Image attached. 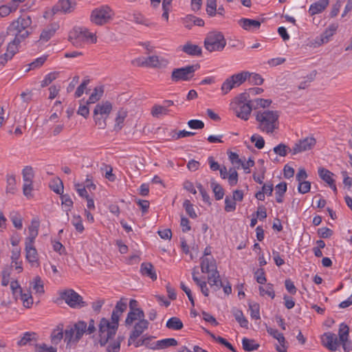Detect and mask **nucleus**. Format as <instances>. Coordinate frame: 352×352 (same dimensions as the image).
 Listing matches in <instances>:
<instances>
[{
	"label": "nucleus",
	"instance_id": "a211bd4d",
	"mask_svg": "<svg viewBox=\"0 0 352 352\" xmlns=\"http://www.w3.org/2000/svg\"><path fill=\"white\" fill-rule=\"evenodd\" d=\"M145 315L142 309H135L134 311H129L124 321L126 327L131 326L136 320L140 321L144 319Z\"/></svg>",
	"mask_w": 352,
	"mask_h": 352
},
{
	"label": "nucleus",
	"instance_id": "6ab92c4d",
	"mask_svg": "<svg viewBox=\"0 0 352 352\" xmlns=\"http://www.w3.org/2000/svg\"><path fill=\"white\" fill-rule=\"evenodd\" d=\"M65 329L64 325L62 323L58 324L56 328L53 329L50 335V340L54 346L57 345L64 338Z\"/></svg>",
	"mask_w": 352,
	"mask_h": 352
},
{
	"label": "nucleus",
	"instance_id": "e433bc0d",
	"mask_svg": "<svg viewBox=\"0 0 352 352\" xmlns=\"http://www.w3.org/2000/svg\"><path fill=\"white\" fill-rule=\"evenodd\" d=\"M6 193L14 194L16 190V181L13 175H8L6 178Z\"/></svg>",
	"mask_w": 352,
	"mask_h": 352
},
{
	"label": "nucleus",
	"instance_id": "49530a36",
	"mask_svg": "<svg viewBox=\"0 0 352 352\" xmlns=\"http://www.w3.org/2000/svg\"><path fill=\"white\" fill-rule=\"evenodd\" d=\"M30 285L35 293L42 294L43 292V283L40 276H35Z\"/></svg>",
	"mask_w": 352,
	"mask_h": 352
},
{
	"label": "nucleus",
	"instance_id": "c03bdc74",
	"mask_svg": "<svg viewBox=\"0 0 352 352\" xmlns=\"http://www.w3.org/2000/svg\"><path fill=\"white\" fill-rule=\"evenodd\" d=\"M170 112L168 109H166L165 107L162 105L155 104L151 110V114L153 117L159 118L162 116L168 115Z\"/></svg>",
	"mask_w": 352,
	"mask_h": 352
},
{
	"label": "nucleus",
	"instance_id": "4be33fe9",
	"mask_svg": "<svg viewBox=\"0 0 352 352\" xmlns=\"http://www.w3.org/2000/svg\"><path fill=\"white\" fill-rule=\"evenodd\" d=\"M6 37V33L5 32H2L0 33V64L4 65L9 60L12 59L14 54H12L10 57L6 56V54H9V43L7 45L6 52L3 54H1L4 47L5 41Z\"/></svg>",
	"mask_w": 352,
	"mask_h": 352
},
{
	"label": "nucleus",
	"instance_id": "20e7f679",
	"mask_svg": "<svg viewBox=\"0 0 352 352\" xmlns=\"http://www.w3.org/2000/svg\"><path fill=\"white\" fill-rule=\"evenodd\" d=\"M69 41L76 47H83L87 43H96L97 36L85 27H74L69 33Z\"/></svg>",
	"mask_w": 352,
	"mask_h": 352
},
{
	"label": "nucleus",
	"instance_id": "37998d69",
	"mask_svg": "<svg viewBox=\"0 0 352 352\" xmlns=\"http://www.w3.org/2000/svg\"><path fill=\"white\" fill-rule=\"evenodd\" d=\"M124 19L130 21H133L138 24L147 25L143 15L138 12H134L132 14L129 13L127 16L124 17Z\"/></svg>",
	"mask_w": 352,
	"mask_h": 352
},
{
	"label": "nucleus",
	"instance_id": "4d7b16f0",
	"mask_svg": "<svg viewBox=\"0 0 352 352\" xmlns=\"http://www.w3.org/2000/svg\"><path fill=\"white\" fill-rule=\"evenodd\" d=\"M183 207L186 210L187 214L192 219L197 218V215L194 209L193 205L188 199H186L183 203Z\"/></svg>",
	"mask_w": 352,
	"mask_h": 352
},
{
	"label": "nucleus",
	"instance_id": "dca6fc26",
	"mask_svg": "<svg viewBox=\"0 0 352 352\" xmlns=\"http://www.w3.org/2000/svg\"><path fill=\"white\" fill-rule=\"evenodd\" d=\"M201 270L202 273L210 274L218 271L215 259L213 256L201 258Z\"/></svg>",
	"mask_w": 352,
	"mask_h": 352
},
{
	"label": "nucleus",
	"instance_id": "39448f33",
	"mask_svg": "<svg viewBox=\"0 0 352 352\" xmlns=\"http://www.w3.org/2000/svg\"><path fill=\"white\" fill-rule=\"evenodd\" d=\"M65 329L64 342L67 347L76 345L81 339L87 329V323L78 321L74 324H69Z\"/></svg>",
	"mask_w": 352,
	"mask_h": 352
},
{
	"label": "nucleus",
	"instance_id": "9d476101",
	"mask_svg": "<svg viewBox=\"0 0 352 352\" xmlns=\"http://www.w3.org/2000/svg\"><path fill=\"white\" fill-rule=\"evenodd\" d=\"M198 67L199 66L197 65H194L175 69L172 72L171 79L174 82L189 80L192 78L194 73Z\"/></svg>",
	"mask_w": 352,
	"mask_h": 352
},
{
	"label": "nucleus",
	"instance_id": "3c124183",
	"mask_svg": "<svg viewBox=\"0 0 352 352\" xmlns=\"http://www.w3.org/2000/svg\"><path fill=\"white\" fill-rule=\"evenodd\" d=\"M318 174L320 177L323 179L328 184H330L331 182H335L333 176V174L329 170L325 168H320L318 170Z\"/></svg>",
	"mask_w": 352,
	"mask_h": 352
},
{
	"label": "nucleus",
	"instance_id": "393cba45",
	"mask_svg": "<svg viewBox=\"0 0 352 352\" xmlns=\"http://www.w3.org/2000/svg\"><path fill=\"white\" fill-rule=\"evenodd\" d=\"M140 273L153 280H157V274L154 266L151 263H142L140 266Z\"/></svg>",
	"mask_w": 352,
	"mask_h": 352
},
{
	"label": "nucleus",
	"instance_id": "680f3d73",
	"mask_svg": "<svg viewBox=\"0 0 352 352\" xmlns=\"http://www.w3.org/2000/svg\"><path fill=\"white\" fill-rule=\"evenodd\" d=\"M238 173L235 168H229V174L228 175V183L231 186H235L238 182Z\"/></svg>",
	"mask_w": 352,
	"mask_h": 352
},
{
	"label": "nucleus",
	"instance_id": "774afa93",
	"mask_svg": "<svg viewBox=\"0 0 352 352\" xmlns=\"http://www.w3.org/2000/svg\"><path fill=\"white\" fill-rule=\"evenodd\" d=\"M254 277L258 283L263 285L266 282V277L263 268L258 269L254 273Z\"/></svg>",
	"mask_w": 352,
	"mask_h": 352
},
{
	"label": "nucleus",
	"instance_id": "09e8293b",
	"mask_svg": "<svg viewBox=\"0 0 352 352\" xmlns=\"http://www.w3.org/2000/svg\"><path fill=\"white\" fill-rule=\"evenodd\" d=\"M10 218L14 226L20 230L23 227L22 217L17 212L13 211L10 214Z\"/></svg>",
	"mask_w": 352,
	"mask_h": 352
},
{
	"label": "nucleus",
	"instance_id": "bb28decb",
	"mask_svg": "<svg viewBox=\"0 0 352 352\" xmlns=\"http://www.w3.org/2000/svg\"><path fill=\"white\" fill-rule=\"evenodd\" d=\"M329 0H319L312 3L309 9L311 15H315L322 12L329 5Z\"/></svg>",
	"mask_w": 352,
	"mask_h": 352
},
{
	"label": "nucleus",
	"instance_id": "c85d7f7f",
	"mask_svg": "<svg viewBox=\"0 0 352 352\" xmlns=\"http://www.w3.org/2000/svg\"><path fill=\"white\" fill-rule=\"evenodd\" d=\"M49 188L57 195H62L64 190V186L62 180L58 177H54L49 182Z\"/></svg>",
	"mask_w": 352,
	"mask_h": 352
},
{
	"label": "nucleus",
	"instance_id": "c9c22d12",
	"mask_svg": "<svg viewBox=\"0 0 352 352\" xmlns=\"http://www.w3.org/2000/svg\"><path fill=\"white\" fill-rule=\"evenodd\" d=\"M287 191V184L280 182L276 186V200L278 203L283 201V195Z\"/></svg>",
	"mask_w": 352,
	"mask_h": 352
},
{
	"label": "nucleus",
	"instance_id": "f03ea898",
	"mask_svg": "<svg viewBox=\"0 0 352 352\" xmlns=\"http://www.w3.org/2000/svg\"><path fill=\"white\" fill-rule=\"evenodd\" d=\"M279 113L277 111L261 110L256 112V120L258 129L267 134H272L279 126Z\"/></svg>",
	"mask_w": 352,
	"mask_h": 352
},
{
	"label": "nucleus",
	"instance_id": "6e6552de",
	"mask_svg": "<svg viewBox=\"0 0 352 352\" xmlns=\"http://www.w3.org/2000/svg\"><path fill=\"white\" fill-rule=\"evenodd\" d=\"M226 45V41L222 33L211 32L208 34L204 41V46L210 52L222 51Z\"/></svg>",
	"mask_w": 352,
	"mask_h": 352
},
{
	"label": "nucleus",
	"instance_id": "69168bd1",
	"mask_svg": "<svg viewBox=\"0 0 352 352\" xmlns=\"http://www.w3.org/2000/svg\"><path fill=\"white\" fill-rule=\"evenodd\" d=\"M194 282L199 287L201 293L205 296H209V289L207 286V283L204 280H201L200 278H194Z\"/></svg>",
	"mask_w": 352,
	"mask_h": 352
},
{
	"label": "nucleus",
	"instance_id": "bf43d9fd",
	"mask_svg": "<svg viewBox=\"0 0 352 352\" xmlns=\"http://www.w3.org/2000/svg\"><path fill=\"white\" fill-rule=\"evenodd\" d=\"M62 205L65 208L66 212L70 211L73 207V201L67 194L60 195Z\"/></svg>",
	"mask_w": 352,
	"mask_h": 352
},
{
	"label": "nucleus",
	"instance_id": "473e14b6",
	"mask_svg": "<svg viewBox=\"0 0 352 352\" xmlns=\"http://www.w3.org/2000/svg\"><path fill=\"white\" fill-rule=\"evenodd\" d=\"M39 227V221L36 219L32 221L31 225L28 228L29 236L26 239V241L33 242L38 235V228Z\"/></svg>",
	"mask_w": 352,
	"mask_h": 352
},
{
	"label": "nucleus",
	"instance_id": "a19ab883",
	"mask_svg": "<svg viewBox=\"0 0 352 352\" xmlns=\"http://www.w3.org/2000/svg\"><path fill=\"white\" fill-rule=\"evenodd\" d=\"M127 116V112L125 110L120 109L117 113L116 118V124L114 129L116 131L120 130L123 126V122Z\"/></svg>",
	"mask_w": 352,
	"mask_h": 352
},
{
	"label": "nucleus",
	"instance_id": "f3484780",
	"mask_svg": "<svg viewBox=\"0 0 352 352\" xmlns=\"http://www.w3.org/2000/svg\"><path fill=\"white\" fill-rule=\"evenodd\" d=\"M169 63V60L164 57L159 56H150L148 57V67L165 68Z\"/></svg>",
	"mask_w": 352,
	"mask_h": 352
},
{
	"label": "nucleus",
	"instance_id": "2f4dec72",
	"mask_svg": "<svg viewBox=\"0 0 352 352\" xmlns=\"http://www.w3.org/2000/svg\"><path fill=\"white\" fill-rule=\"evenodd\" d=\"M104 89L102 87H96L87 100V104H94L102 96Z\"/></svg>",
	"mask_w": 352,
	"mask_h": 352
},
{
	"label": "nucleus",
	"instance_id": "c756f323",
	"mask_svg": "<svg viewBox=\"0 0 352 352\" xmlns=\"http://www.w3.org/2000/svg\"><path fill=\"white\" fill-rule=\"evenodd\" d=\"M182 51L190 56H200L201 54V48L195 44L187 43L182 47Z\"/></svg>",
	"mask_w": 352,
	"mask_h": 352
},
{
	"label": "nucleus",
	"instance_id": "e2e57ef3",
	"mask_svg": "<svg viewBox=\"0 0 352 352\" xmlns=\"http://www.w3.org/2000/svg\"><path fill=\"white\" fill-rule=\"evenodd\" d=\"M236 201L230 197L226 196L225 198V210L228 212H233L236 210Z\"/></svg>",
	"mask_w": 352,
	"mask_h": 352
},
{
	"label": "nucleus",
	"instance_id": "0e129e2a",
	"mask_svg": "<svg viewBox=\"0 0 352 352\" xmlns=\"http://www.w3.org/2000/svg\"><path fill=\"white\" fill-rule=\"evenodd\" d=\"M206 12L210 16H214L217 14L216 0H207Z\"/></svg>",
	"mask_w": 352,
	"mask_h": 352
},
{
	"label": "nucleus",
	"instance_id": "aec40b11",
	"mask_svg": "<svg viewBox=\"0 0 352 352\" xmlns=\"http://www.w3.org/2000/svg\"><path fill=\"white\" fill-rule=\"evenodd\" d=\"M127 304L126 299L120 300L116 305L111 314V320L118 322L122 313L126 309Z\"/></svg>",
	"mask_w": 352,
	"mask_h": 352
},
{
	"label": "nucleus",
	"instance_id": "72a5a7b5",
	"mask_svg": "<svg viewBox=\"0 0 352 352\" xmlns=\"http://www.w3.org/2000/svg\"><path fill=\"white\" fill-rule=\"evenodd\" d=\"M249 77H250V73L248 72H242L230 76L236 87L242 85Z\"/></svg>",
	"mask_w": 352,
	"mask_h": 352
},
{
	"label": "nucleus",
	"instance_id": "5fc2aeb1",
	"mask_svg": "<svg viewBox=\"0 0 352 352\" xmlns=\"http://www.w3.org/2000/svg\"><path fill=\"white\" fill-rule=\"evenodd\" d=\"M236 87L235 84L234 83L232 79L229 77L223 82L221 90L223 95L227 94L229 91H230L232 89Z\"/></svg>",
	"mask_w": 352,
	"mask_h": 352
},
{
	"label": "nucleus",
	"instance_id": "79ce46f5",
	"mask_svg": "<svg viewBox=\"0 0 352 352\" xmlns=\"http://www.w3.org/2000/svg\"><path fill=\"white\" fill-rule=\"evenodd\" d=\"M211 188L214 194L215 199L220 200L223 199L224 196V190L221 186L216 182L214 180H212L210 183Z\"/></svg>",
	"mask_w": 352,
	"mask_h": 352
},
{
	"label": "nucleus",
	"instance_id": "9b49d317",
	"mask_svg": "<svg viewBox=\"0 0 352 352\" xmlns=\"http://www.w3.org/2000/svg\"><path fill=\"white\" fill-rule=\"evenodd\" d=\"M38 336L34 332H25L17 342L19 346H24L26 345H34L36 346V352H44V346L38 345Z\"/></svg>",
	"mask_w": 352,
	"mask_h": 352
},
{
	"label": "nucleus",
	"instance_id": "cd10ccee",
	"mask_svg": "<svg viewBox=\"0 0 352 352\" xmlns=\"http://www.w3.org/2000/svg\"><path fill=\"white\" fill-rule=\"evenodd\" d=\"M208 282L211 287L215 291L219 289L223 286V282L220 278V275L218 271L209 274L208 276Z\"/></svg>",
	"mask_w": 352,
	"mask_h": 352
},
{
	"label": "nucleus",
	"instance_id": "5701e85b",
	"mask_svg": "<svg viewBox=\"0 0 352 352\" xmlns=\"http://www.w3.org/2000/svg\"><path fill=\"white\" fill-rule=\"evenodd\" d=\"M239 24L245 30L253 31L261 27V22L258 20L243 18L239 20Z\"/></svg>",
	"mask_w": 352,
	"mask_h": 352
},
{
	"label": "nucleus",
	"instance_id": "f704fd0d",
	"mask_svg": "<svg viewBox=\"0 0 352 352\" xmlns=\"http://www.w3.org/2000/svg\"><path fill=\"white\" fill-rule=\"evenodd\" d=\"M177 345V341L175 338H165L156 342V347L157 349H164L169 346H175Z\"/></svg>",
	"mask_w": 352,
	"mask_h": 352
},
{
	"label": "nucleus",
	"instance_id": "ea45409f",
	"mask_svg": "<svg viewBox=\"0 0 352 352\" xmlns=\"http://www.w3.org/2000/svg\"><path fill=\"white\" fill-rule=\"evenodd\" d=\"M258 290L260 295L262 296L267 295L272 299L274 298L275 297L274 286L272 283H267L265 287L259 286Z\"/></svg>",
	"mask_w": 352,
	"mask_h": 352
},
{
	"label": "nucleus",
	"instance_id": "2eb2a0df",
	"mask_svg": "<svg viewBox=\"0 0 352 352\" xmlns=\"http://www.w3.org/2000/svg\"><path fill=\"white\" fill-rule=\"evenodd\" d=\"M322 342L324 346L332 351H336L340 344L336 334L330 332L323 334Z\"/></svg>",
	"mask_w": 352,
	"mask_h": 352
},
{
	"label": "nucleus",
	"instance_id": "13d9d810",
	"mask_svg": "<svg viewBox=\"0 0 352 352\" xmlns=\"http://www.w3.org/2000/svg\"><path fill=\"white\" fill-rule=\"evenodd\" d=\"M16 10L15 4L3 5L0 6V16L2 17L6 16Z\"/></svg>",
	"mask_w": 352,
	"mask_h": 352
},
{
	"label": "nucleus",
	"instance_id": "412c9836",
	"mask_svg": "<svg viewBox=\"0 0 352 352\" xmlns=\"http://www.w3.org/2000/svg\"><path fill=\"white\" fill-rule=\"evenodd\" d=\"M112 110V104L109 101L102 102L96 104L94 110V114L100 115L108 118Z\"/></svg>",
	"mask_w": 352,
	"mask_h": 352
},
{
	"label": "nucleus",
	"instance_id": "4468645a",
	"mask_svg": "<svg viewBox=\"0 0 352 352\" xmlns=\"http://www.w3.org/2000/svg\"><path fill=\"white\" fill-rule=\"evenodd\" d=\"M76 3L72 0H59L52 9L53 14L57 13H70L75 9Z\"/></svg>",
	"mask_w": 352,
	"mask_h": 352
},
{
	"label": "nucleus",
	"instance_id": "7ed1b4c3",
	"mask_svg": "<svg viewBox=\"0 0 352 352\" xmlns=\"http://www.w3.org/2000/svg\"><path fill=\"white\" fill-rule=\"evenodd\" d=\"M230 109L233 111L236 117L248 120L252 110L251 100L249 94L246 92L240 94L235 97L230 104Z\"/></svg>",
	"mask_w": 352,
	"mask_h": 352
},
{
	"label": "nucleus",
	"instance_id": "ddd939ff",
	"mask_svg": "<svg viewBox=\"0 0 352 352\" xmlns=\"http://www.w3.org/2000/svg\"><path fill=\"white\" fill-rule=\"evenodd\" d=\"M316 141L313 137H307L298 140L292 148V154L296 155L299 153L311 150L316 144Z\"/></svg>",
	"mask_w": 352,
	"mask_h": 352
},
{
	"label": "nucleus",
	"instance_id": "052dcab7",
	"mask_svg": "<svg viewBox=\"0 0 352 352\" xmlns=\"http://www.w3.org/2000/svg\"><path fill=\"white\" fill-rule=\"evenodd\" d=\"M228 157L231 163L234 166V168H235V169L241 167L243 161L239 158L237 153L230 151L228 153Z\"/></svg>",
	"mask_w": 352,
	"mask_h": 352
},
{
	"label": "nucleus",
	"instance_id": "f8f14e48",
	"mask_svg": "<svg viewBox=\"0 0 352 352\" xmlns=\"http://www.w3.org/2000/svg\"><path fill=\"white\" fill-rule=\"evenodd\" d=\"M149 322L145 318L138 321L133 326L128 339V345H131L148 328Z\"/></svg>",
	"mask_w": 352,
	"mask_h": 352
},
{
	"label": "nucleus",
	"instance_id": "864d4df0",
	"mask_svg": "<svg viewBox=\"0 0 352 352\" xmlns=\"http://www.w3.org/2000/svg\"><path fill=\"white\" fill-rule=\"evenodd\" d=\"M271 103L272 100L263 98H256L253 100H251L252 109H256L258 107L265 108L267 107H269L271 104Z\"/></svg>",
	"mask_w": 352,
	"mask_h": 352
},
{
	"label": "nucleus",
	"instance_id": "4c0bfd02",
	"mask_svg": "<svg viewBox=\"0 0 352 352\" xmlns=\"http://www.w3.org/2000/svg\"><path fill=\"white\" fill-rule=\"evenodd\" d=\"M166 327L173 330H179L184 327L183 322L177 317H172L167 322L166 324Z\"/></svg>",
	"mask_w": 352,
	"mask_h": 352
},
{
	"label": "nucleus",
	"instance_id": "de8ad7c7",
	"mask_svg": "<svg viewBox=\"0 0 352 352\" xmlns=\"http://www.w3.org/2000/svg\"><path fill=\"white\" fill-rule=\"evenodd\" d=\"M23 184L32 182L34 174L33 168L31 166H25L22 171Z\"/></svg>",
	"mask_w": 352,
	"mask_h": 352
},
{
	"label": "nucleus",
	"instance_id": "6e6d98bb",
	"mask_svg": "<svg viewBox=\"0 0 352 352\" xmlns=\"http://www.w3.org/2000/svg\"><path fill=\"white\" fill-rule=\"evenodd\" d=\"M267 332L274 338L276 339L279 344L285 342V338L282 333L272 327H267Z\"/></svg>",
	"mask_w": 352,
	"mask_h": 352
},
{
	"label": "nucleus",
	"instance_id": "7c9ffc66",
	"mask_svg": "<svg viewBox=\"0 0 352 352\" xmlns=\"http://www.w3.org/2000/svg\"><path fill=\"white\" fill-rule=\"evenodd\" d=\"M338 28V25L335 24L330 25L324 32L320 35V44H324L329 42L330 38L336 33Z\"/></svg>",
	"mask_w": 352,
	"mask_h": 352
},
{
	"label": "nucleus",
	"instance_id": "58836bf2",
	"mask_svg": "<svg viewBox=\"0 0 352 352\" xmlns=\"http://www.w3.org/2000/svg\"><path fill=\"white\" fill-rule=\"evenodd\" d=\"M59 28L58 22L54 21L49 23L45 28V41L51 38Z\"/></svg>",
	"mask_w": 352,
	"mask_h": 352
},
{
	"label": "nucleus",
	"instance_id": "a18cd8bd",
	"mask_svg": "<svg viewBox=\"0 0 352 352\" xmlns=\"http://www.w3.org/2000/svg\"><path fill=\"white\" fill-rule=\"evenodd\" d=\"M243 349L246 351H253L257 350L259 344H256L254 340H250L246 338L242 340Z\"/></svg>",
	"mask_w": 352,
	"mask_h": 352
},
{
	"label": "nucleus",
	"instance_id": "b1692460",
	"mask_svg": "<svg viewBox=\"0 0 352 352\" xmlns=\"http://www.w3.org/2000/svg\"><path fill=\"white\" fill-rule=\"evenodd\" d=\"M33 242H25L26 259L34 265L37 263L38 254L36 250L32 245Z\"/></svg>",
	"mask_w": 352,
	"mask_h": 352
},
{
	"label": "nucleus",
	"instance_id": "1a4fd4ad",
	"mask_svg": "<svg viewBox=\"0 0 352 352\" xmlns=\"http://www.w3.org/2000/svg\"><path fill=\"white\" fill-rule=\"evenodd\" d=\"M60 297L73 309H80L86 305L82 297L74 289H68L60 292Z\"/></svg>",
	"mask_w": 352,
	"mask_h": 352
},
{
	"label": "nucleus",
	"instance_id": "603ef678",
	"mask_svg": "<svg viewBox=\"0 0 352 352\" xmlns=\"http://www.w3.org/2000/svg\"><path fill=\"white\" fill-rule=\"evenodd\" d=\"M71 222L78 232L82 233L84 231L85 228L82 224V218L80 215L74 214Z\"/></svg>",
	"mask_w": 352,
	"mask_h": 352
},
{
	"label": "nucleus",
	"instance_id": "f257e3e1",
	"mask_svg": "<svg viewBox=\"0 0 352 352\" xmlns=\"http://www.w3.org/2000/svg\"><path fill=\"white\" fill-rule=\"evenodd\" d=\"M32 23L30 17H19L14 21L8 28L6 33L12 36L14 39L9 43V54L6 56L10 57L12 54H15L19 50V46L30 34L28 30Z\"/></svg>",
	"mask_w": 352,
	"mask_h": 352
},
{
	"label": "nucleus",
	"instance_id": "338daca9",
	"mask_svg": "<svg viewBox=\"0 0 352 352\" xmlns=\"http://www.w3.org/2000/svg\"><path fill=\"white\" fill-rule=\"evenodd\" d=\"M107 118L98 115V114H94V120L95 122V124L99 129H104L107 126L106 120Z\"/></svg>",
	"mask_w": 352,
	"mask_h": 352
},
{
	"label": "nucleus",
	"instance_id": "a878e982",
	"mask_svg": "<svg viewBox=\"0 0 352 352\" xmlns=\"http://www.w3.org/2000/svg\"><path fill=\"white\" fill-rule=\"evenodd\" d=\"M349 332V327L344 323L340 324V327H339V332H338V335H339L338 340H339V342H341L342 344L343 349L346 352L349 351V349H347V348H346V342L348 341Z\"/></svg>",
	"mask_w": 352,
	"mask_h": 352
},
{
	"label": "nucleus",
	"instance_id": "0eeeda50",
	"mask_svg": "<svg viewBox=\"0 0 352 352\" xmlns=\"http://www.w3.org/2000/svg\"><path fill=\"white\" fill-rule=\"evenodd\" d=\"M114 11L107 5H103L92 10L90 20L98 25L108 23L114 16Z\"/></svg>",
	"mask_w": 352,
	"mask_h": 352
},
{
	"label": "nucleus",
	"instance_id": "423d86ee",
	"mask_svg": "<svg viewBox=\"0 0 352 352\" xmlns=\"http://www.w3.org/2000/svg\"><path fill=\"white\" fill-rule=\"evenodd\" d=\"M119 322L102 318L98 324V337L99 343L101 346H104L116 335Z\"/></svg>",
	"mask_w": 352,
	"mask_h": 352
},
{
	"label": "nucleus",
	"instance_id": "8fccbe9b",
	"mask_svg": "<svg viewBox=\"0 0 352 352\" xmlns=\"http://www.w3.org/2000/svg\"><path fill=\"white\" fill-rule=\"evenodd\" d=\"M273 151L276 155H278L280 157H285L289 152H292V149L282 143L275 146L273 148Z\"/></svg>",
	"mask_w": 352,
	"mask_h": 352
}]
</instances>
